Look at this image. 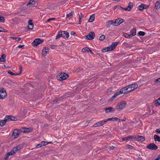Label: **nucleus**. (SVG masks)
<instances>
[{
    "mask_svg": "<svg viewBox=\"0 0 160 160\" xmlns=\"http://www.w3.org/2000/svg\"><path fill=\"white\" fill-rule=\"evenodd\" d=\"M144 4L143 3L141 4L138 7V9L140 11H142L144 9Z\"/></svg>",
    "mask_w": 160,
    "mask_h": 160,
    "instance_id": "30",
    "label": "nucleus"
},
{
    "mask_svg": "<svg viewBox=\"0 0 160 160\" xmlns=\"http://www.w3.org/2000/svg\"><path fill=\"white\" fill-rule=\"evenodd\" d=\"M10 38H12L13 39L19 41L21 40V38L20 37H10Z\"/></svg>",
    "mask_w": 160,
    "mask_h": 160,
    "instance_id": "42",
    "label": "nucleus"
},
{
    "mask_svg": "<svg viewBox=\"0 0 160 160\" xmlns=\"http://www.w3.org/2000/svg\"><path fill=\"white\" fill-rule=\"evenodd\" d=\"M121 92H118L115 93H114V94L115 96L117 97L119 95L121 94H120Z\"/></svg>",
    "mask_w": 160,
    "mask_h": 160,
    "instance_id": "60",
    "label": "nucleus"
},
{
    "mask_svg": "<svg viewBox=\"0 0 160 160\" xmlns=\"http://www.w3.org/2000/svg\"><path fill=\"white\" fill-rule=\"evenodd\" d=\"M134 140L135 141H140L142 142L144 141L145 139V137L144 136H135L134 135Z\"/></svg>",
    "mask_w": 160,
    "mask_h": 160,
    "instance_id": "7",
    "label": "nucleus"
},
{
    "mask_svg": "<svg viewBox=\"0 0 160 160\" xmlns=\"http://www.w3.org/2000/svg\"><path fill=\"white\" fill-rule=\"evenodd\" d=\"M134 136H130L122 138V141H130L134 140Z\"/></svg>",
    "mask_w": 160,
    "mask_h": 160,
    "instance_id": "16",
    "label": "nucleus"
},
{
    "mask_svg": "<svg viewBox=\"0 0 160 160\" xmlns=\"http://www.w3.org/2000/svg\"><path fill=\"white\" fill-rule=\"evenodd\" d=\"M7 121V119L5 117L4 119L1 120L0 122V126L3 127L6 124V122Z\"/></svg>",
    "mask_w": 160,
    "mask_h": 160,
    "instance_id": "22",
    "label": "nucleus"
},
{
    "mask_svg": "<svg viewBox=\"0 0 160 160\" xmlns=\"http://www.w3.org/2000/svg\"><path fill=\"white\" fill-rule=\"evenodd\" d=\"M119 92H121V93H120L121 94L122 93L127 94V93H129L128 91H126L125 92H123V89H122V88H121L120 89V91Z\"/></svg>",
    "mask_w": 160,
    "mask_h": 160,
    "instance_id": "44",
    "label": "nucleus"
},
{
    "mask_svg": "<svg viewBox=\"0 0 160 160\" xmlns=\"http://www.w3.org/2000/svg\"><path fill=\"white\" fill-rule=\"evenodd\" d=\"M52 102H57V103H58V100H57V98H55V99H54V100H53L52 101Z\"/></svg>",
    "mask_w": 160,
    "mask_h": 160,
    "instance_id": "62",
    "label": "nucleus"
},
{
    "mask_svg": "<svg viewBox=\"0 0 160 160\" xmlns=\"http://www.w3.org/2000/svg\"><path fill=\"white\" fill-rule=\"evenodd\" d=\"M5 19L4 17L2 16H0V22H5Z\"/></svg>",
    "mask_w": 160,
    "mask_h": 160,
    "instance_id": "43",
    "label": "nucleus"
},
{
    "mask_svg": "<svg viewBox=\"0 0 160 160\" xmlns=\"http://www.w3.org/2000/svg\"><path fill=\"white\" fill-rule=\"evenodd\" d=\"M7 94L5 89L3 88H0V99H3L6 98Z\"/></svg>",
    "mask_w": 160,
    "mask_h": 160,
    "instance_id": "5",
    "label": "nucleus"
},
{
    "mask_svg": "<svg viewBox=\"0 0 160 160\" xmlns=\"http://www.w3.org/2000/svg\"><path fill=\"white\" fill-rule=\"evenodd\" d=\"M83 70V68H82L79 67L75 70V72L79 73L82 71Z\"/></svg>",
    "mask_w": 160,
    "mask_h": 160,
    "instance_id": "35",
    "label": "nucleus"
},
{
    "mask_svg": "<svg viewBox=\"0 0 160 160\" xmlns=\"http://www.w3.org/2000/svg\"><path fill=\"white\" fill-rule=\"evenodd\" d=\"M104 110L105 111L106 113H107L110 112H114L115 111V109L111 107H109L104 108Z\"/></svg>",
    "mask_w": 160,
    "mask_h": 160,
    "instance_id": "12",
    "label": "nucleus"
},
{
    "mask_svg": "<svg viewBox=\"0 0 160 160\" xmlns=\"http://www.w3.org/2000/svg\"><path fill=\"white\" fill-rule=\"evenodd\" d=\"M55 19H56V18H49V19H48L46 21V22H49L51 20H55Z\"/></svg>",
    "mask_w": 160,
    "mask_h": 160,
    "instance_id": "53",
    "label": "nucleus"
},
{
    "mask_svg": "<svg viewBox=\"0 0 160 160\" xmlns=\"http://www.w3.org/2000/svg\"><path fill=\"white\" fill-rule=\"evenodd\" d=\"M155 131L158 133H159L160 134V129H157Z\"/></svg>",
    "mask_w": 160,
    "mask_h": 160,
    "instance_id": "64",
    "label": "nucleus"
},
{
    "mask_svg": "<svg viewBox=\"0 0 160 160\" xmlns=\"http://www.w3.org/2000/svg\"><path fill=\"white\" fill-rule=\"evenodd\" d=\"M124 45L126 48H130V45L127 43H124Z\"/></svg>",
    "mask_w": 160,
    "mask_h": 160,
    "instance_id": "54",
    "label": "nucleus"
},
{
    "mask_svg": "<svg viewBox=\"0 0 160 160\" xmlns=\"http://www.w3.org/2000/svg\"><path fill=\"white\" fill-rule=\"evenodd\" d=\"M118 19H116L114 22L113 21V24L114 26H117L119 25H117V24H118Z\"/></svg>",
    "mask_w": 160,
    "mask_h": 160,
    "instance_id": "50",
    "label": "nucleus"
},
{
    "mask_svg": "<svg viewBox=\"0 0 160 160\" xmlns=\"http://www.w3.org/2000/svg\"><path fill=\"white\" fill-rule=\"evenodd\" d=\"M66 1L64 0L63 1H61L58 2V4L60 5H62L66 3Z\"/></svg>",
    "mask_w": 160,
    "mask_h": 160,
    "instance_id": "52",
    "label": "nucleus"
},
{
    "mask_svg": "<svg viewBox=\"0 0 160 160\" xmlns=\"http://www.w3.org/2000/svg\"><path fill=\"white\" fill-rule=\"evenodd\" d=\"M133 7V5L132 3L131 2H129L128 6L126 7L127 8V11H130L132 8Z\"/></svg>",
    "mask_w": 160,
    "mask_h": 160,
    "instance_id": "21",
    "label": "nucleus"
},
{
    "mask_svg": "<svg viewBox=\"0 0 160 160\" xmlns=\"http://www.w3.org/2000/svg\"><path fill=\"white\" fill-rule=\"evenodd\" d=\"M126 147H127L128 148H129L130 149H132L134 150H136V148L135 147H133L131 145H129L128 144L126 145Z\"/></svg>",
    "mask_w": 160,
    "mask_h": 160,
    "instance_id": "40",
    "label": "nucleus"
},
{
    "mask_svg": "<svg viewBox=\"0 0 160 160\" xmlns=\"http://www.w3.org/2000/svg\"><path fill=\"white\" fill-rule=\"evenodd\" d=\"M102 122L101 121L100 122H98L94 124L93 126L94 127H98L102 126L104 124V123H102Z\"/></svg>",
    "mask_w": 160,
    "mask_h": 160,
    "instance_id": "20",
    "label": "nucleus"
},
{
    "mask_svg": "<svg viewBox=\"0 0 160 160\" xmlns=\"http://www.w3.org/2000/svg\"><path fill=\"white\" fill-rule=\"evenodd\" d=\"M160 7V1H157L155 3V6L154 8L157 10Z\"/></svg>",
    "mask_w": 160,
    "mask_h": 160,
    "instance_id": "27",
    "label": "nucleus"
},
{
    "mask_svg": "<svg viewBox=\"0 0 160 160\" xmlns=\"http://www.w3.org/2000/svg\"><path fill=\"white\" fill-rule=\"evenodd\" d=\"M102 52H108V51H107L106 48H104L102 49Z\"/></svg>",
    "mask_w": 160,
    "mask_h": 160,
    "instance_id": "61",
    "label": "nucleus"
},
{
    "mask_svg": "<svg viewBox=\"0 0 160 160\" xmlns=\"http://www.w3.org/2000/svg\"><path fill=\"white\" fill-rule=\"evenodd\" d=\"M127 87H128V89L131 88L128 90L129 92H130L137 88L138 87V85L136 83H134L128 85L127 86Z\"/></svg>",
    "mask_w": 160,
    "mask_h": 160,
    "instance_id": "9",
    "label": "nucleus"
},
{
    "mask_svg": "<svg viewBox=\"0 0 160 160\" xmlns=\"http://www.w3.org/2000/svg\"><path fill=\"white\" fill-rule=\"evenodd\" d=\"M42 146H46L49 143L48 142H46L44 141H42L41 142Z\"/></svg>",
    "mask_w": 160,
    "mask_h": 160,
    "instance_id": "49",
    "label": "nucleus"
},
{
    "mask_svg": "<svg viewBox=\"0 0 160 160\" xmlns=\"http://www.w3.org/2000/svg\"><path fill=\"white\" fill-rule=\"evenodd\" d=\"M108 120H109V121L110 120V121H118V122H120V119H118L117 117L111 118H108Z\"/></svg>",
    "mask_w": 160,
    "mask_h": 160,
    "instance_id": "29",
    "label": "nucleus"
},
{
    "mask_svg": "<svg viewBox=\"0 0 160 160\" xmlns=\"http://www.w3.org/2000/svg\"><path fill=\"white\" fill-rule=\"evenodd\" d=\"M119 43V42H114L112 43V44L110 46L111 49L112 50H114L116 48L117 45Z\"/></svg>",
    "mask_w": 160,
    "mask_h": 160,
    "instance_id": "19",
    "label": "nucleus"
},
{
    "mask_svg": "<svg viewBox=\"0 0 160 160\" xmlns=\"http://www.w3.org/2000/svg\"><path fill=\"white\" fill-rule=\"evenodd\" d=\"M136 29L135 28H133L131 30V33L130 35L132 37L134 36L136 34Z\"/></svg>",
    "mask_w": 160,
    "mask_h": 160,
    "instance_id": "26",
    "label": "nucleus"
},
{
    "mask_svg": "<svg viewBox=\"0 0 160 160\" xmlns=\"http://www.w3.org/2000/svg\"><path fill=\"white\" fill-rule=\"evenodd\" d=\"M0 30L1 31V32H8L6 29H5L1 27H0Z\"/></svg>",
    "mask_w": 160,
    "mask_h": 160,
    "instance_id": "45",
    "label": "nucleus"
},
{
    "mask_svg": "<svg viewBox=\"0 0 160 160\" xmlns=\"http://www.w3.org/2000/svg\"><path fill=\"white\" fill-rule=\"evenodd\" d=\"M106 48H107V51H110L111 50H113L112 49H111V47L110 46L106 47Z\"/></svg>",
    "mask_w": 160,
    "mask_h": 160,
    "instance_id": "57",
    "label": "nucleus"
},
{
    "mask_svg": "<svg viewBox=\"0 0 160 160\" xmlns=\"http://www.w3.org/2000/svg\"><path fill=\"white\" fill-rule=\"evenodd\" d=\"M35 4V2L34 0H30L29 2H28L27 4V5L28 6V5H31L32 4V5H34Z\"/></svg>",
    "mask_w": 160,
    "mask_h": 160,
    "instance_id": "41",
    "label": "nucleus"
},
{
    "mask_svg": "<svg viewBox=\"0 0 160 160\" xmlns=\"http://www.w3.org/2000/svg\"><path fill=\"white\" fill-rule=\"evenodd\" d=\"M105 38V36L104 35H102L99 37V40L101 41H102L104 40Z\"/></svg>",
    "mask_w": 160,
    "mask_h": 160,
    "instance_id": "46",
    "label": "nucleus"
},
{
    "mask_svg": "<svg viewBox=\"0 0 160 160\" xmlns=\"http://www.w3.org/2000/svg\"><path fill=\"white\" fill-rule=\"evenodd\" d=\"M83 17V15H82V13H81L79 15V19H81Z\"/></svg>",
    "mask_w": 160,
    "mask_h": 160,
    "instance_id": "56",
    "label": "nucleus"
},
{
    "mask_svg": "<svg viewBox=\"0 0 160 160\" xmlns=\"http://www.w3.org/2000/svg\"><path fill=\"white\" fill-rule=\"evenodd\" d=\"M28 28L29 29H32L33 28L34 24L32 22V20H29L28 21Z\"/></svg>",
    "mask_w": 160,
    "mask_h": 160,
    "instance_id": "18",
    "label": "nucleus"
},
{
    "mask_svg": "<svg viewBox=\"0 0 160 160\" xmlns=\"http://www.w3.org/2000/svg\"><path fill=\"white\" fill-rule=\"evenodd\" d=\"M95 36L94 32L92 31L90 32L88 35L85 36V39L88 40H91L93 39Z\"/></svg>",
    "mask_w": 160,
    "mask_h": 160,
    "instance_id": "8",
    "label": "nucleus"
},
{
    "mask_svg": "<svg viewBox=\"0 0 160 160\" xmlns=\"http://www.w3.org/2000/svg\"><path fill=\"white\" fill-rule=\"evenodd\" d=\"M95 20V15L92 14V15L90 16L89 19L88 20V22H92L94 21Z\"/></svg>",
    "mask_w": 160,
    "mask_h": 160,
    "instance_id": "24",
    "label": "nucleus"
},
{
    "mask_svg": "<svg viewBox=\"0 0 160 160\" xmlns=\"http://www.w3.org/2000/svg\"><path fill=\"white\" fill-rule=\"evenodd\" d=\"M122 89H123V92L128 91V90H129L127 86L122 88Z\"/></svg>",
    "mask_w": 160,
    "mask_h": 160,
    "instance_id": "48",
    "label": "nucleus"
},
{
    "mask_svg": "<svg viewBox=\"0 0 160 160\" xmlns=\"http://www.w3.org/2000/svg\"><path fill=\"white\" fill-rule=\"evenodd\" d=\"M5 117L7 121L8 120L15 121L17 120V118L16 117L12 115H6Z\"/></svg>",
    "mask_w": 160,
    "mask_h": 160,
    "instance_id": "14",
    "label": "nucleus"
},
{
    "mask_svg": "<svg viewBox=\"0 0 160 160\" xmlns=\"http://www.w3.org/2000/svg\"><path fill=\"white\" fill-rule=\"evenodd\" d=\"M57 98V100H58V102L59 101H62L64 99V98H63V97H60L59 98Z\"/></svg>",
    "mask_w": 160,
    "mask_h": 160,
    "instance_id": "51",
    "label": "nucleus"
},
{
    "mask_svg": "<svg viewBox=\"0 0 160 160\" xmlns=\"http://www.w3.org/2000/svg\"><path fill=\"white\" fill-rule=\"evenodd\" d=\"M42 146V143H39V144H38L37 145L36 147L37 148H41Z\"/></svg>",
    "mask_w": 160,
    "mask_h": 160,
    "instance_id": "58",
    "label": "nucleus"
},
{
    "mask_svg": "<svg viewBox=\"0 0 160 160\" xmlns=\"http://www.w3.org/2000/svg\"><path fill=\"white\" fill-rule=\"evenodd\" d=\"M57 46H55L54 45H50V48L52 49H53L55 48L56 47H57Z\"/></svg>",
    "mask_w": 160,
    "mask_h": 160,
    "instance_id": "59",
    "label": "nucleus"
},
{
    "mask_svg": "<svg viewBox=\"0 0 160 160\" xmlns=\"http://www.w3.org/2000/svg\"><path fill=\"white\" fill-rule=\"evenodd\" d=\"M43 42V40L41 39L40 38H37L35 39L33 41L32 43V44L34 47H36L40 44L42 43Z\"/></svg>",
    "mask_w": 160,
    "mask_h": 160,
    "instance_id": "4",
    "label": "nucleus"
},
{
    "mask_svg": "<svg viewBox=\"0 0 160 160\" xmlns=\"http://www.w3.org/2000/svg\"><path fill=\"white\" fill-rule=\"evenodd\" d=\"M23 112L24 113V115H26V114L28 112V110L27 109H23Z\"/></svg>",
    "mask_w": 160,
    "mask_h": 160,
    "instance_id": "55",
    "label": "nucleus"
},
{
    "mask_svg": "<svg viewBox=\"0 0 160 160\" xmlns=\"http://www.w3.org/2000/svg\"><path fill=\"white\" fill-rule=\"evenodd\" d=\"M69 36V33L67 31H60L56 36V39H58L61 37L64 38H68Z\"/></svg>",
    "mask_w": 160,
    "mask_h": 160,
    "instance_id": "1",
    "label": "nucleus"
},
{
    "mask_svg": "<svg viewBox=\"0 0 160 160\" xmlns=\"http://www.w3.org/2000/svg\"><path fill=\"white\" fill-rule=\"evenodd\" d=\"M6 57V56L5 54H3L2 55L0 58H1V60L2 59V62H5L6 61L5 58Z\"/></svg>",
    "mask_w": 160,
    "mask_h": 160,
    "instance_id": "34",
    "label": "nucleus"
},
{
    "mask_svg": "<svg viewBox=\"0 0 160 160\" xmlns=\"http://www.w3.org/2000/svg\"><path fill=\"white\" fill-rule=\"evenodd\" d=\"M33 130V129L32 128H22V129H21V131L23 133H27L31 132Z\"/></svg>",
    "mask_w": 160,
    "mask_h": 160,
    "instance_id": "11",
    "label": "nucleus"
},
{
    "mask_svg": "<svg viewBox=\"0 0 160 160\" xmlns=\"http://www.w3.org/2000/svg\"><path fill=\"white\" fill-rule=\"evenodd\" d=\"M117 19H118V24L117 25H120L123 22H124L125 20L121 18H118Z\"/></svg>",
    "mask_w": 160,
    "mask_h": 160,
    "instance_id": "32",
    "label": "nucleus"
},
{
    "mask_svg": "<svg viewBox=\"0 0 160 160\" xmlns=\"http://www.w3.org/2000/svg\"><path fill=\"white\" fill-rule=\"evenodd\" d=\"M74 12H71L67 14L66 18H71L72 16L73 15Z\"/></svg>",
    "mask_w": 160,
    "mask_h": 160,
    "instance_id": "37",
    "label": "nucleus"
},
{
    "mask_svg": "<svg viewBox=\"0 0 160 160\" xmlns=\"http://www.w3.org/2000/svg\"><path fill=\"white\" fill-rule=\"evenodd\" d=\"M69 77L68 74L65 72H61L58 74L57 77L58 80L60 81H62L66 80Z\"/></svg>",
    "mask_w": 160,
    "mask_h": 160,
    "instance_id": "2",
    "label": "nucleus"
},
{
    "mask_svg": "<svg viewBox=\"0 0 160 160\" xmlns=\"http://www.w3.org/2000/svg\"><path fill=\"white\" fill-rule=\"evenodd\" d=\"M123 34L124 37L126 38H129L132 37V36L130 34H128L126 33H123Z\"/></svg>",
    "mask_w": 160,
    "mask_h": 160,
    "instance_id": "33",
    "label": "nucleus"
},
{
    "mask_svg": "<svg viewBox=\"0 0 160 160\" xmlns=\"http://www.w3.org/2000/svg\"><path fill=\"white\" fill-rule=\"evenodd\" d=\"M49 48L47 47H44L42 51V56H45L47 55V53L49 51Z\"/></svg>",
    "mask_w": 160,
    "mask_h": 160,
    "instance_id": "15",
    "label": "nucleus"
},
{
    "mask_svg": "<svg viewBox=\"0 0 160 160\" xmlns=\"http://www.w3.org/2000/svg\"><path fill=\"white\" fill-rule=\"evenodd\" d=\"M116 97H117L114 94V95L111 97V98L108 100V101L109 102H112L115 99Z\"/></svg>",
    "mask_w": 160,
    "mask_h": 160,
    "instance_id": "36",
    "label": "nucleus"
},
{
    "mask_svg": "<svg viewBox=\"0 0 160 160\" xmlns=\"http://www.w3.org/2000/svg\"><path fill=\"white\" fill-rule=\"evenodd\" d=\"M154 105L156 107L160 106V97L155 101Z\"/></svg>",
    "mask_w": 160,
    "mask_h": 160,
    "instance_id": "23",
    "label": "nucleus"
},
{
    "mask_svg": "<svg viewBox=\"0 0 160 160\" xmlns=\"http://www.w3.org/2000/svg\"><path fill=\"white\" fill-rule=\"evenodd\" d=\"M82 52H90L91 54H93V53L92 51L88 48L85 47L82 49Z\"/></svg>",
    "mask_w": 160,
    "mask_h": 160,
    "instance_id": "17",
    "label": "nucleus"
},
{
    "mask_svg": "<svg viewBox=\"0 0 160 160\" xmlns=\"http://www.w3.org/2000/svg\"><path fill=\"white\" fill-rule=\"evenodd\" d=\"M147 149L152 150H155L158 148V146L154 143H150L146 146Z\"/></svg>",
    "mask_w": 160,
    "mask_h": 160,
    "instance_id": "6",
    "label": "nucleus"
},
{
    "mask_svg": "<svg viewBox=\"0 0 160 160\" xmlns=\"http://www.w3.org/2000/svg\"><path fill=\"white\" fill-rule=\"evenodd\" d=\"M146 33V32H144L140 31L138 32V34L140 36H143Z\"/></svg>",
    "mask_w": 160,
    "mask_h": 160,
    "instance_id": "38",
    "label": "nucleus"
},
{
    "mask_svg": "<svg viewBox=\"0 0 160 160\" xmlns=\"http://www.w3.org/2000/svg\"><path fill=\"white\" fill-rule=\"evenodd\" d=\"M9 154L10 153H8V152L7 153V154L5 156V157L4 158V159L5 160H8V158L9 156H11Z\"/></svg>",
    "mask_w": 160,
    "mask_h": 160,
    "instance_id": "47",
    "label": "nucleus"
},
{
    "mask_svg": "<svg viewBox=\"0 0 160 160\" xmlns=\"http://www.w3.org/2000/svg\"><path fill=\"white\" fill-rule=\"evenodd\" d=\"M154 138L155 141L160 142V137L155 134L154 135Z\"/></svg>",
    "mask_w": 160,
    "mask_h": 160,
    "instance_id": "28",
    "label": "nucleus"
},
{
    "mask_svg": "<svg viewBox=\"0 0 160 160\" xmlns=\"http://www.w3.org/2000/svg\"><path fill=\"white\" fill-rule=\"evenodd\" d=\"M108 23L107 26L108 27H109L113 23V20H109L107 22Z\"/></svg>",
    "mask_w": 160,
    "mask_h": 160,
    "instance_id": "39",
    "label": "nucleus"
},
{
    "mask_svg": "<svg viewBox=\"0 0 160 160\" xmlns=\"http://www.w3.org/2000/svg\"><path fill=\"white\" fill-rule=\"evenodd\" d=\"M19 68H20V72H19V73H17V74L14 73H13L10 70H8L7 71V72L9 74L12 76L19 75L22 73V67L21 65L19 66Z\"/></svg>",
    "mask_w": 160,
    "mask_h": 160,
    "instance_id": "10",
    "label": "nucleus"
},
{
    "mask_svg": "<svg viewBox=\"0 0 160 160\" xmlns=\"http://www.w3.org/2000/svg\"><path fill=\"white\" fill-rule=\"evenodd\" d=\"M156 82L158 83L160 82V78L156 80Z\"/></svg>",
    "mask_w": 160,
    "mask_h": 160,
    "instance_id": "63",
    "label": "nucleus"
},
{
    "mask_svg": "<svg viewBox=\"0 0 160 160\" xmlns=\"http://www.w3.org/2000/svg\"><path fill=\"white\" fill-rule=\"evenodd\" d=\"M126 105V102L125 101H123L118 102L117 105L115 106V108L118 111H120L123 109Z\"/></svg>",
    "mask_w": 160,
    "mask_h": 160,
    "instance_id": "3",
    "label": "nucleus"
},
{
    "mask_svg": "<svg viewBox=\"0 0 160 160\" xmlns=\"http://www.w3.org/2000/svg\"><path fill=\"white\" fill-rule=\"evenodd\" d=\"M21 132V129H15L13 131L12 135L14 137V138H16L20 134Z\"/></svg>",
    "mask_w": 160,
    "mask_h": 160,
    "instance_id": "13",
    "label": "nucleus"
},
{
    "mask_svg": "<svg viewBox=\"0 0 160 160\" xmlns=\"http://www.w3.org/2000/svg\"><path fill=\"white\" fill-rule=\"evenodd\" d=\"M17 149L16 148V147H14L13 148L11 151L10 152H8V153H10V154H9L10 155H13L17 151Z\"/></svg>",
    "mask_w": 160,
    "mask_h": 160,
    "instance_id": "25",
    "label": "nucleus"
},
{
    "mask_svg": "<svg viewBox=\"0 0 160 160\" xmlns=\"http://www.w3.org/2000/svg\"><path fill=\"white\" fill-rule=\"evenodd\" d=\"M23 147V145L22 144H20L17 146L16 147V148L17 149V151L21 149H22Z\"/></svg>",
    "mask_w": 160,
    "mask_h": 160,
    "instance_id": "31",
    "label": "nucleus"
}]
</instances>
